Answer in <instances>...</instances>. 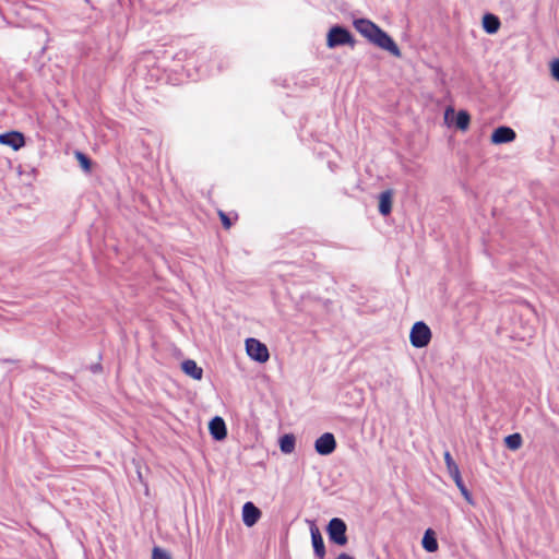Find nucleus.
Masks as SVG:
<instances>
[{
	"instance_id": "nucleus-23",
	"label": "nucleus",
	"mask_w": 559,
	"mask_h": 559,
	"mask_svg": "<svg viewBox=\"0 0 559 559\" xmlns=\"http://www.w3.org/2000/svg\"><path fill=\"white\" fill-rule=\"evenodd\" d=\"M219 217H221V219H222L223 225H224L226 228H229V227H230V225H231V223H230V221H229L228 216H227L224 212H222V211H221V212H219Z\"/></svg>"
},
{
	"instance_id": "nucleus-14",
	"label": "nucleus",
	"mask_w": 559,
	"mask_h": 559,
	"mask_svg": "<svg viewBox=\"0 0 559 559\" xmlns=\"http://www.w3.org/2000/svg\"><path fill=\"white\" fill-rule=\"evenodd\" d=\"M181 368L186 374L194 380H201L203 377V369L197 365L192 359L182 361Z\"/></svg>"
},
{
	"instance_id": "nucleus-6",
	"label": "nucleus",
	"mask_w": 559,
	"mask_h": 559,
	"mask_svg": "<svg viewBox=\"0 0 559 559\" xmlns=\"http://www.w3.org/2000/svg\"><path fill=\"white\" fill-rule=\"evenodd\" d=\"M326 44L330 48H334L346 44L353 45L354 40L347 29L341 26H333L328 33Z\"/></svg>"
},
{
	"instance_id": "nucleus-18",
	"label": "nucleus",
	"mask_w": 559,
	"mask_h": 559,
	"mask_svg": "<svg viewBox=\"0 0 559 559\" xmlns=\"http://www.w3.org/2000/svg\"><path fill=\"white\" fill-rule=\"evenodd\" d=\"M295 443H296V440L293 435H290V433L284 435L280 439V449L283 453L290 454L295 450Z\"/></svg>"
},
{
	"instance_id": "nucleus-12",
	"label": "nucleus",
	"mask_w": 559,
	"mask_h": 559,
	"mask_svg": "<svg viewBox=\"0 0 559 559\" xmlns=\"http://www.w3.org/2000/svg\"><path fill=\"white\" fill-rule=\"evenodd\" d=\"M210 432L215 440H223L227 436L225 421L222 417H214L209 425Z\"/></svg>"
},
{
	"instance_id": "nucleus-19",
	"label": "nucleus",
	"mask_w": 559,
	"mask_h": 559,
	"mask_svg": "<svg viewBox=\"0 0 559 559\" xmlns=\"http://www.w3.org/2000/svg\"><path fill=\"white\" fill-rule=\"evenodd\" d=\"M504 443L510 450H518L522 445V437L520 433H512L504 438Z\"/></svg>"
},
{
	"instance_id": "nucleus-16",
	"label": "nucleus",
	"mask_w": 559,
	"mask_h": 559,
	"mask_svg": "<svg viewBox=\"0 0 559 559\" xmlns=\"http://www.w3.org/2000/svg\"><path fill=\"white\" fill-rule=\"evenodd\" d=\"M500 25V20L496 15L491 13H486L483 16V27L486 33L496 34L499 31Z\"/></svg>"
},
{
	"instance_id": "nucleus-24",
	"label": "nucleus",
	"mask_w": 559,
	"mask_h": 559,
	"mask_svg": "<svg viewBox=\"0 0 559 559\" xmlns=\"http://www.w3.org/2000/svg\"><path fill=\"white\" fill-rule=\"evenodd\" d=\"M337 559H355V558H354V557H352V556H349V555H347V554H345V552H343V554H341V555L337 557Z\"/></svg>"
},
{
	"instance_id": "nucleus-22",
	"label": "nucleus",
	"mask_w": 559,
	"mask_h": 559,
	"mask_svg": "<svg viewBox=\"0 0 559 559\" xmlns=\"http://www.w3.org/2000/svg\"><path fill=\"white\" fill-rule=\"evenodd\" d=\"M551 75L559 82V59H556L550 64Z\"/></svg>"
},
{
	"instance_id": "nucleus-4",
	"label": "nucleus",
	"mask_w": 559,
	"mask_h": 559,
	"mask_svg": "<svg viewBox=\"0 0 559 559\" xmlns=\"http://www.w3.org/2000/svg\"><path fill=\"white\" fill-rule=\"evenodd\" d=\"M346 524L343 520L338 518L332 519L326 528L330 540L340 546L346 545Z\"/></svg>"
},
{
	"instance_id": "nucleus-2",
	"label": "nucleus",
	"mask_w": 559,
	"mask_h": 559,
	"mask_svg": "<svg viewBox=\"0 0 559 559\" xmlns=\"http://www.w3.org/2000/svg\"><path fill=\"white\" fill-rule=\"evenodd\" d=\"M444 461L448 468V473L451 476V478L454 480L456 487L461 491L464 499L469 503L474 504V500L472 498L471 492L467 490L466 486L463 483V479L461 477V473L459 469L457 464L453 461L451 454L449 451H445L444 453Z\"/></svg>"
},
{
	"instance_id": "nucleus-17",
	"label": "nucleus",
	"mask_w": 559,
	"mask_h": 559,
	"mask_svg": "<svg viewBox=\"0 0 559 559\" xmlns=\"http://www.w3.org/2000/svg\"><path fill=\"white\" fill-rule=\"evenodd\" d=\"M421 544L424 549L428 552H435L438 549V542L431 528L425 532Z\"/></svg>"
},
{
	"instance_id": "nucleus-20",
	"label": "nucleus",
	"mask_w": 559,
	"mask_h": 559,
	"mask_svg": "<svg viewBox=\"0 0 559 559\" xmlns=\"http://www.w3.org/2000/svg\"><path fill=\"white\" fill-rule=\"evenodd\" d=\"M75 156H76L81 167L84 170H86V171L90 170V168H91V160H90V158L85 154H83L81 152H75Z\"/></svg>"
},
{
	"instance_id": "nucleus-9",
	"label": "nucleus",
	"mask_w": 559,
	"mask_h": 559,
	"mask_svg": "<svg viewBox=\"0 0 559 559\" xmlns=\"http://www.w3.org/2000/svg\"><path fill=\"white\" fill-rule=\"evenodd\" d=\"M516 138L515 131L507 126L498 127L491 134V142L493 144H504L514 141Z\"/></svg>"
},
{
	"instance_id": "nucleus-21",
	"label": "nucleus",
	"mask_w": 559,
	"mask_h": 559,
	"mask_svg": "<svg viewBox=\"0 0 559 559\" xmlns=\"http://www.w3.org/2000/svg\"><path fill=\"white\" fill-rule=\"evenodd\" d=\"M152 559H171V557L166 550L154 547L152 550Z\"/></svg>"
},
{
	"instance_id": "nucleus-1",
	"label": "nucleus",
	"mask_w": 559,
	"mask_h": 559,
	"mask_svg": "<svg viewBox=\"0 0 559 559\" xmlns=\"http://www.w3.org/2000/svg\"><path fill=\"white\" fill-rule=\"evenodd\" d=\"M354 26L357 32L372 44L389 51L395 57L401 56V51L394 40L373 22L367 19H357L354 21Z\"/></svg>"
},
{
	"instance_id": "nucleus-3",
	"label": "nucleus",
	"mask_w": 559,
	"mask_h": 559,
	"mask_svg": "<svg viewBox=\"0 0 559 559\" xmlns=\"http://www.w3.org/2000/svg\"><path fill=\"white\" fill-rule=\"evenodd\" d=\"M409 340L411 344L416 348L427 346L431 340L429 326L425 322H416L411 330Z\"/></svg>"
},
{
	"instance_id": "nucleus-11",
	"label": "nucleus",
	"mask_w": 559,
	"mask_h": 559,
	"mask_svg": "<svg viewBox=\"0 0 559 559\" xmlns=\"http://www.w3.org/2000/svg\"><path fill=\"white\" fill-rule=\"evenodd\" d=\"M261 511L252 503L246 502L242 507V522L246 526H253L260 519Z\"/></svg>"
},
{
	"instance_id": "nucleus-7",
	"label": "nucleus",
	"mask_w": 559,
	"mask_h": 559,
	"mask_svg": "<svg viewBox=\"0 0 559 559\" xmlns=\"http://www.w3.org/2000/svg\"><path fill=\"white\" fill-rule=\"evenodd\" d=\"M455 117V126L457 129L462 131H466L469 126L471 116L466 110H460L455 114V110L452 107H448L444 111V121L450 126V119Z\"/></svg>"
},
{
	"instance_id": "nucleus-15",
	"label": "nucleus",
	"mask_w": 559,
	"mask_h": 559,
	"mask_svg": "<svg viewBox=\"0 0 559 559\" xmlns=\"http://www.w3.org/2000/svg\"><path fill=\"white\" fill-rule=\"evenodd\" d=\"M393 193L391 190L383 191L379 195V212L383 216L391 213Z\"/></svg>"
},
{
	"instance_id": "nucleus-8",
	"label": "nucleus",
	"mask_w": 559,
	"mask_h": 559,
	"mask_svg": "<svg viewBox=\"0 0 559 559\" xmlns=\"http://www.w3.org/2000/svg\"><path fill=\"white\" fill-rule=\"evenodd\" d=\"M336 440L331 432L321 435L314 442V449L320 455H329L334 452Z\"/></svg>"
},
{
	"instance_id": "nucleus-13",
	"label": "nucleus",
	"mask_w": 559,
	"mask_h": 559,
	"mask_svg": "<svg viewBox=\"0 0 559 559\" xmlns=\"http://www.w3.org/2000/svg\"><path fill=\"white\" fill-rule=\"evenodd\" d=\"M310 533H311V540H312L314 555L318 558L322 559L325 556V547H324V542H323L322 535H321L319 528L316 526L311 527Z\"/></svg>"
},
{
	"instance_id": "nucleus-5",
	"label": "nucleus",
	"mask_w": 559,
	"mask_h": 559,
	"mask_svg": "<svg viewBox=\"0 0 559 559\" xmlns=\"http://www.w3.org/2000/svg\"><path fill=\"white\" fill-rule=\"evenodd\" d=\"M246 350L248 356L258 362H265L270 357L267 347L257 338L246 341Z\"/></svg>"
},
{
	"instance_id": "nucleus-10",
	"label": "nucleus",
	"mask_w": 559,
	"mask_h": 559,
	"mask_svg": "<svg viewBox=\"0 0 559 559\" xmlns=\"http://www.w3.org/2000/svg\"><path fill=\"white\" fill-rule=\"evenodd\" d=\"M0 143L12 147L14 151H17L24 146L25 140L22 133L11 131L0 134Z\"/></svg>"
}]
</instances>
